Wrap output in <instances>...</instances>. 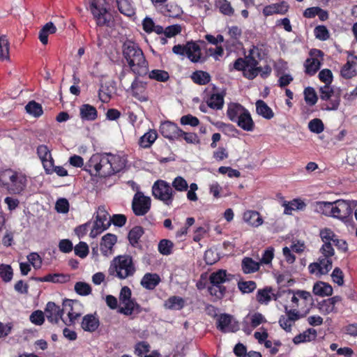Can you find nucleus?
<instances>
[{
    "instance_id": "nucleus-56",
    "label": "nucleus",
    "mask_w": 357,
    "mask_h": 357,
    "mask_svg": "<svg viewBox=\"0 0 357 357\" xmlns=\"http://www.w3.org/2000/svg\"><path fill=\"white\" fill-rule=\"evenodd\" d=\"M319 236L323 243H333L337 237L335 233L328 228H324L320 230Z\"/></svg>"
},
{
    "instance_id": "nucleus-33",
    "label": "nucleus",
    "mask_w": 357,
    "mask_h": 357,
    "mask_svg": "<svg viewBox=\"0 0 357 357\" xmlns=\"http://www.w3.org/2000/svg\"><path fill=\"white\" fill-rule=\"evenodd\" d=\"M317 331L314 328H308L303 333H300L298 335H296L293 342L294 344H298L303 342H307L314 340L317 337Z\"/></svg>"
},
{
    "instance_id": "nucleus-51",
    "label": "nucleus",
    "mask_w": 357,
    "mask_h": 357,
    "mask_svg": "<svg viewBox=\"0 0 357 357\" xmlns=\"http://www.w3.org/2000/svg\"><path fill=\"white\" fill-rule=\"evenodd\" d=\"M13 271L10 265L1 264L0 265V277L5 282H10L12 280Z\"/></svg>"
},
{
    "instance_id": "nucleus-60",
    "label": "nucleus",
    "mask_w": 357,
    "mask_h": 357,
    "mask_svg": "<svg viewBox=\"0 0 357 357\" xmlns=\"http://www.w3.org/2000/svg\"><path fill=\"white\" fill-rule=\"evenodd\" d=\"M314 35L320 40H326L330 37L327 28L324 25H319L314 28Z\"/></svg>"
},
{
    "instance_id": "nucleus-40",
    "label": "nucleus",
    "mask_w": 357,
    "mask_h": 357,
    "mask_svg": "<svg viewBox=\"0 0 357 357\" xmlns=\"http://www.w3.org/2000/svg\"><path fill=\"white\" fill-rule=\"evenodd\" d=\"M256 110L259 115L266 119H271L274 116L271 108L262 100H259L256 102Z\"/></svg>"
},
{
    "instance_id": "nucleus-49",
    "label": "nucleus",
    "mask_w": 357,
    "mask_h": 357,
    "mask_svg": "<svg viewBox=\"0 0 357 357\" xmlns=\"http://www.w3.org/2000/svg\"><path fill=\"white\" fill-rule=\"evenodd\" d=\"M174 243L167 239H162L159 242L158 251L163 255H169L172 252Z\"/></svg>"
},
{
    "instance_id": "nucleus-54",
    "label": "nucleus",
    "mask_w": 357,
    "mask_h": 357,
    "mask_svg": "<svg viewBox=\"0 0 357 357\" xmlns=\"http://www.w3.org/2000/svg\"><path fill=\"white\" fill-rule=\"evenodd\" d=\"M183 138V139L188 144H199L200 139L198 135L195 132H186L181 130V133L179 134V139Z\"/></svg>"
},
{
    "instance_id": "nucleus-61",
    "label": "nucleus",
    "mask_w": 357,
    "mask_h": 357,
    "mask_svg": "<svg viewBox=\"0 0 357 357\" xmlns=\"http://www.w3.org/2000/svg\"><path fill=\"white\" fill-rule=\"evenodd\" d=\"M75 255L80 258H85L89 254V246L85 242L80 241L74 248Z\"/></svg>"
},
{
    "instance_id": "nucleus-55",
    "label": "nucleus",
    "mask_w": 357,
    "mask_h": 357,
    "mask_svg": "<svg viewBox=\"0 0 357 357\" xmlns=\"http://www.w3.org/2000/svg\"><path fill=\"white\" fill-rule=\"evenodd\" d=\"M305 100L309 105H314L317 102V96L314 89L312 87H307L304 91Z\"/></svg>"
},
{
    "instance_id": "nucleus-5",
    "label": "nucleus",
    "mask_w": 357,
    "mask_h": 357,
    "mask_svg": "<svg viewBox=\"0 0 357 357\" xmlns=\"http://www.w3.org/2000/svg\"><path fill=\"white\" fill-rule=\"evenodd\" d=\"M291 321L305 317L313 303L311 294L305 290H291Z\"/></svg>"
},
{
    "instance_id": "nucleus-6",
    "label": "nucleus",
    "mask_w": 357,
    "mask_h": 357,
    "mask_svg": "<svg viewBox=\"0 0 357 357\" xmlns=\"http://www.w3.org/2000/svg\"><path fill=\"white\" fill-rule=\"evenodd\" d=\"M172 52L177 55H185L192 63H204L207 60L206 56H202L199 45L194 41L188 42L185 45H176Z\"/></svg>"
},
{
    "instance_id": "nucleus-25",
    "label": "nucleus",
    "mask_w": 357,
    "mask_h": 357,
    "mask_svg": "<svg viewBox=\"0 0 357 357\" xmlns=\"http://www.w3.org/2000/svg\"><path fill=\"white\" fill-rule=\"evenodd\" d=\"M243 219L248 225L258 227L264 222V220L260 213L257 211L247 210L243 213Z\"/></svg>"
},
{
    "instance_id": "nucleus-17",
    "label": "nucleus",
    "mask_w": 357,
    "mask_h": 357,
    "mask_svg": "<svg viewBox=\"0 0 357 357\" xmlns=\"http://www.w3.org/2000/svg\"><path fill=\"white\" fill-rule=\"evenodd\" d=\"M139 76L135 77L130 86L132 96L140 102H146L149 97L146 93L147 83L139 79Z\"/></svg>"
},
{
    "instance_id": "nucleus-13",
    "label": "nucleus",
    "mask_w": 357,
    "mask_h": 357,
    "mask_svg": "<svg viewBox=\"0 0 357 357\" xmlns=\"http://www.w3.org/2000/svg\"><path fill=\"white\" fill-rule=\"evenodd\" d=\"M264 55L265 54L262 48L257 46H252L250 50L248 55L246 56L247 59H248L250 62V66L251 69L250 71V78H254L257 75L258 73L261 71V68L257 67V65L259 64V61L264 58Z\"/></svg>"
},
{
    "instance_id": "nucleus-52",
    "label": "nucleus",
    "mask_w": 357,
    "mask_h": 357,
    "mask_svg": "<svg viewBox=\"0 0 357 357\" xmlns=\"http://www.w3.org/2000/svg\"><path fill=\"white\" fill-rule=\"evenodd\" d=\"M91 290V286L84 282H77L75 284V291L80 296H88Z\"/></svg>"
},
{
    "instance_id": "nucleus-8",
    "label": "nucleus",
    "mask_w": 357,
    "mask_h": 357,
    "mask_svg": "<svg viewBox=\"0 0 357 357\" xmlns=\"http://www.w3.org/2000/svg\"><path fill=\"white\" fill-rule=\"evenodd\" d=\"M153 196L162 201L167 206H170L174 200L175 192L169 183L164 180H157L152 186Z\"/></svg>"
},
{
    "instance_id": "nucleus-26",
    "label": "nucleus",
    "mask_w": 357,
    "mask_h": 357,
    "mask_svg": "<svg viewBox=\"0 0 357 357\" xmlns=\"http://www.w3.org/2000/svg\"><path fill=\"white\" fill-rule=\"evenodd\" d=\"M79 116L82 121H93L98 118V111L93 105L83 104L79 107Z\"/></svg>"
},
{
    "instance_id": "nucleus-31",
    "label": "nucleus",
    "mask_w": 357,
    "mask_h": 357,
    "mask_svg": "<svg viewBox=\"0 0 357 357\" xmlns=\"http://www.w3.org/2000/svg\"><path fill=\"white\" fill-rule=\"evenodd\" d=\"M158 137V133L155 130L150 129L144 133L139 140V146L144 149L150 148Z\"/></svg>"
},
{
    "instance_id": "nucleus-35",
    "label": "nucleus",
    "mask_w": 357,
    "mask_h": 357,
    "mask_svg": "<svg viewBox=\"0 0 357 357\" xmlns=\"http://www.w3.org/2000/svg\"><path fill=\"white\" fill-rule=\"evenodd\" d=\"M192 82L198 85H206L211 80L210 74L204 70H195L190 76Z\"/></svg>"
},
{
    "instance_id": "nucleus-59",
    "label": "nucleus",
    "mask_w": 357,
    "mask_h": 357,
    "mask_svg": "<svg viewBox=\"0 0 357 357\" xmlns=\"http://www.w3.org/2000/svg\"><path fill=\"white\" fill-rule=\"evenodd\" d=\"M172 187L177 191L184 192L188 190V184L183 177L177 176L172 182Z\"/></svg>"
},
{
    "instance_id": "nucleus-47",
    "label": "nucleus",
    "mask_w": 357,
    "mask_h": 357,
    "mask_svg": "<svg viewBox=\"0 0 357 357\" xmlns=\"http://www.w3.org/2000/svg\"><path fill=\"white\" fill-rule=\"evenodd\" d=\"M215 5L219 8L220 12L223 15L227 16H231L234 15V10L229 1L218 0Z\"/></svg>"
},
{
    "instance_id": "nucleus-28",
    "label": "nucleus",
    "mask_w": 357,
    "mask_h": 357,
    "mask_svg": "<svg viewBox=\"0 0 357 357\" xmlns=\"http://www.w3.org/2000/svg\"><path fill=\"white\" fill-rule=\"evenodd\" d=\"M225 92L213 93L210 95L206 100L207 105L213 109L220 110L224 106V98Z\"/></svg>"
},
{
    "instance_id": "nucleus-62",
    "label": "nucleus",
    "mask_w": 357,
    "mask_h": 357,
    "mask_svg": "<svg viewBox=\"0 0 357 357\" xmlns=\"http://www.w3.org/2000/svg\"><path fill=\"white\" fill-rule=\"evenodd\" d=\"M279 324L286 331H290V310H288L287 306H285V315L281 316Z\"/></svg>"
},
{
    "instance_id": "nucleus-46",
    "label": "nucleus",
    "mask_w": 357,
    "mask_h": 357,
    "mask_svg": "<svg viewBox=\"0 0 357 357\" xmlns=\"http://www.w3.org/2000/svg\"><path fill=\"white\" fill-rule=\"evenodd\" d=\"M149 77L160 82H165L169 80V75L164 70L154 69L149 73Z\"/></svg>"
},
{
    "instance_id": "nucleus-42",
    "label": "nucleus",
    "mask_w": 357,
    "mask_h": 357,
    "mask_svg": "<svg viewBox=\"0 0 357 357\" xmlns=\"http://www.w3.org/2000/svg\"><path fill=\"white\" fill-rule=\"evenodd\" d=\"M333 204V202H316L314 204V211L326 216L331 217Z\"/></svg>"
},
{
    "instance_id": "nucleus-15",
    "label": "nucleus",
    "mask_w": 357,
    "mask_h": 357,
    "mask_svg": "<svg viewBox=\"0 0 357 357\" xmlns=\"http://www.w3.org/2000/svg\"><path fill=\"white\" fill-rule=\"evenodd\" d=\"M352 213L350 202L338 199L333 202L331 217L346 220Z\"/></svg>"
},
{
    "instance_id": "nucleus-21",
    "label": "nucleus",
    "mask_w": 357,
    "mask_h": 357,
    "mask_svg": "<svg viewBox=\"0 0 357 357\" xmlns=\"http://www.w3.org/2000/svg\"><path fill=\"white\" fill-rule=\"evenodd\" d=\"M100 326V320L96 312L94 314H87L82 318L81 328L86 332L93 333Z\"/></svg>"
},
{
    "instance_id": "nucleus-16",
    "label": "nucleus",
    "mask_w": 357,
    "mask_h": 357,
    "mask_svg": "<svg viewBox=\"0 0 357 357\" xmlns=\"http://www.w3.org/2000/svg\"><path fill=\"white\" fill-rule=\"evenodd\" d=\"M332 266V258L321 256L319 257L318 261L310 264L308 268L310 273L321 275L327 274L331 270Z\"/></svg>"
},
{
    "instance_id": "nucleus-22",
    "label": "nucleus",
    "mask_w": 357,
    "mask_h": 357,
    "mask_svg": "<svg viewBox=\"0 0 357 357\" xmlns=\"http://www.w3.org/2000/svg\"><path fill=\"white\" fill-rule=\"evenodd\" d=\"M121 304L123 305V307H119L118 312L126 316H131L134 314H138L142 312V307L135 298L121 303Z\"/></svg>"
},
{
    "instance_id": "nucleus-19",
    "label": "nucleus",
    "mask_w": 357,
    "mask_h": 357,
    "mask_svg": "<svg viewBox=\"0 0 357 357\" xmlns=\"http://www.w3.org/2000/svg\"><path fill=\"white\" fill-rule=\"evenodd\" d=\"M160 132L165 138L169 140L179 139V134L181 133V129L177 124L167 121L161 123Z\"/></svg>"
},
{
    "instance_id": "nucleus-20",
    "label": "nucleus",
    "mask_w": 357,
    "mask_h": 357,
    "mask_svg": "<svg viewBox=\"0 0 357 357\" xmlns=\"http://www.w3.org/2000/svg\"><path fill=\"white\" fill-rule=\"evenodd\" d=\"M117 241L115 234L108 233L104 235L100 243V250L103 256L108 257L113 253V247Z\"/></svg>"
},
{
    "instance_id": "nucleus-57",
    "label": "nucleus",
    "mask_w": 357,
    "mask_h": 357,
    "mask_svg": "<svg viewBox=\"0 0 357 357\" xmlns=\"http://www.w3.org/2000/svg\"><path fill=\"white\" fill-rule=\"evenodd\" d=\"M45 315L41 310L33 312L29 317L31 322L37 326H41L45 321Z\"/></svg>"
},
{
    "instance_id": "nucleus-23",
    "label": "nucleus",
    "mask_w": 357,
    "mask_h": 357,
    "mask_svg": "<svg viewBox=\"0 0 357 357\" xmlns=\"http://www.w3.org/2000/svg\"><path fill=\"white\" fill-rule=\"evenodd\" d=\"M161 282L160 277L157 273H146L142 277L140 284L148 290H153Z\"/></svg>"
},
{
    "instance_id": "nucleus-9",
    "label": "nucleus",
    "mask_w": 357,
    "mask_h": 357,
    "mask_svg": "<svg viewBox=\"0 0 357 357\" xmlns=\"http://www.w3.org/2000/svg\"><path fill=\"white\" fill-rule=\"evenodd\" d=\"M89 1V9L96 20V24L99 26H109L111 18L107 9L103 5H100L98 0Z\"/></svg>"
},
{
    "instance_id": "nucleus-4",
    "label": "nucleus",
    "mask_w": 357,
    "mask_h": 357,
    "mask_svg": "<svg viewBox=\"0 0 357 357\" xmlns=\"http://www.w3.org/2000/svg\"><path fill=\"white\" fill-rule=\"evenodd\" d=\"M109 274L119 280H125L134 275L136 268L132 257L129 255L116 256L110 262Z\"/></svg>"
},
{
    "instance_id": "nucleus-32",
    "label": "nucleus",
    "mask_w": 357,
    "mask_h": 357,
    "mask_svg": "<svg viewBox=\"0 0 357 357\" xmlns=\"http://www.w3.org/2000/svg\"><path fill=\"white\" fill-rule=\"evenodd\" d=\"M119 12L128 17L135 15V8L132 0H119L116 2Z\"/></svg>"
},
{
    "instance_id": "nucleus-44",
    "label": "nucleus",
    "mask_w": 357,
    "mask_h": 357,
    "mask_svg": "<svg viewBox=\"0 0 357 357\" xmlns=\"http://www.w3.org/2000/svg\"><path fill=\"white\" fill-rule=\"evenodd\" d=\"M10 43L7 36L2 35L0 36V60H9Z\"/></svg>"
},
{
    "instance_id": "nucleus-36",
    "label": "nucleus",
    "mask_w": 357,
    "mask_h": 357,
    "mask_svg": "<svg viewBox=\"0 0 357 357\" xmlns=\"http://www.w3.org/2000/svg\"><path fill=\"white\" fill-rule=\"evenodd\" d=\"M356 66L357 63L355 61L348 59L341 69V75L345 79L355 77L357 75Z\"/></svg>"
},
{
    "instance_id": "nucleus-14",
    "label": "nucleus",
    "mask_w": 357,
    "mask_h": 357,
    "mask_svg": "<svg viewBox=\"0 0 357 357\" xmlns=\"http://www.w3.org/2000/svg\"><path fill=\"white\" fill-rule=\"evenodd\" d=\"M217 328L222 333H235L239 330L238 324L234 321L233 317L229 314H221L217 319Z\"/></svg>"
},
{
    "instance_id": "nucleus-43",
    "label": "nucleus",
    "mask_w": 357,
    "mask_h": 357,
    "mask_svg": "<svg viewBox=\"0 0 357 357\" xmlns=\"http://www.w3.org/2000/svg\"><path fill=\"white\" fill-rule=\"evenodd\" d=\"M25 109L29 114L33 116L35 118H38L43 114L42 105L35 100L29 102L25 106Z\"/></svg>"
},
{
    "instance_id": "nucleus-37",
    "label": "nucleus",
    "mask_w": 357,
    "mask_h": 357,
    "mask_svg": "<svg viewBox=\"0 0 357 357\" xmlns=\"http://www.w3.org/2000/svg\"><path fill=\"white\" fill-rule=\"evenodd\" d=\"M313 293L320 296H331L333 294V288L328 283L317 282L313 286Z\"/></svg>"
},
{
    "instance_id": "nucleus-10",
    "label": "nucleus",
    "mask_w": 357,
    "mask_h": 357,
    "mask_svg": "<svg viewBox=\"0 0 357 357\" xmlns=\"http://www.w3.org/2000/svg\"><path fill=\"white\" fill-rule=\"evenodd\" d=\"M111 225V218L103 206H99L96 215L93 229L90 236L93 238L106 230Z\"/></svg>"
},
{
    "instance_id": "nucleus-41",
    "label": "nucleus",
    "mask_w": 357,
    "mask_h": 357,
    "mask_svg": "<svg viewBox=\"0 0 357 357\" xmlns=\"http://www.w3.org/2000/svg\"><path fill=\"white\" fill-rule=\"evenodd\" d=\"M144 234V228L141 226H135L132 228L128 235V241L132 247H136L139 243V241Z\"/></svg>"
},
{
    "instance_id": "nucleus-12",
    "label": "nucleus",
    "mask_w": 357,
    "mask_h": 357,
    "mask_svg": "<svg viewBox=\"0 0 357 357\" xmlns=\"http://www.w3.org/2000/svg\"><path fill=\"white\" fill-rule=\"evenodd\" d=\"M324 52L317 49L310 51V58L305 62V73L309 75H314L320 68L324 59Z\"/></svg>"
},
{
    "instance_id": "nucleus-48",
    "label": "nucleus",
    "mask_w": 357,
    "mask_h": 357,
    "mask_svg": "<svg viewBox=\"0 0 357 357\" xmlns=\"http://www.w3.org/2000/svg\"><path fill=\"white\" fill-rule=\"evenodd\" d=\"M271 289L267 287L259 289L256 295L257 302L260 304L267 305L271 301Z\"/></svg>"
},
{
    "instance_id": "nucleus-34",
    "label": "nucleus",
    "mask_w": 357,
    "mask_h": 357,
    "mask_svg": "<svg viewBox=\"0 0 357 357\" xmlns=\"http://www.w3.org/2000/svg\"><path fill=\"white\" fill-rule=\"evenodd\" d=\"M260 268L259 262H257L251 257H244L241 262V268L244 273L250 274L259 271Z\"/></svg>"
},
{
    "instance_id": "nucleus-7",
    "label": "nucleus",
    "mask_w": 357,
    "mask_h": 357,
    "mask_svg": "<svg viewBox=\"0 0 357 357\" xmlns=\"http://www.w3.org/2000/svg\"><path fill=\"white\" fill-rule=\"evenodd\" d=\"M227 280V271L220 269L212 273L209 276L211 286L208 287L209 294L218 299H222L227 291L226 287L222 285Z\"/></svg>"
},
{
    "instance_id": "nucleus-45",
    "label": "nucleus",
    "mask_w": 357,
    "mask_h": 357,
    "mask_svg": "<svg viewBox=\"0 0 357 357\" xmlns=\"http://www.w3.org/2000/svg\"><path fill=\"white\" fill-rule=\"evenodd\" d=\"M74 303L72 300H67L65 303V305H68L70 307V311L68 312V319L66 321H64L63 319V322L68 326H70L72 325H74L75 324V321L77 320L79 317L81 316V313L76 312L73 310L72 304Z\"/></svg>"
},
{
    "instance_id": "nucleus-53",
    "label": "nucleus",
    "mask_w": 357,
    "mask_h": 357,
    "mask_svg": "<svg viewBox=\"0 0 357 357\" xmlns=\"http://www.w3.org/2000/svg\"><path fill=\"white\" fill-rule=\"evenodd\" d=\"M308 128L311 132L319 134L324 131V125L321 119L316 118L308 123Z\"/></svg>"
},
{
    "instance_id": "nucleus-27",
    "label": "nucleus",
    "mask_w": 357,
    "mask_h": 357,
    "mask_svg": "<svg viewBox=\"0 0 357 357\" xmlns=\"http://www.w3.org/2000/svg\"><path fill=\"white\" fill-rule=\"evenodd\" d=\"M247 110L239 103L230 102L227 107V116L231 121L235 123Z\"/></svg>"
},
{
    "instance_id": "nucleus-29",
    "label": "nucleus",
    "mask_w": 357,
    "mask_h": 357,
    "mask_svg": "<svg viewBox=\"0 0 357 357\" xmlns=\"http://www.w3.org/2000/svg\"><path fill=\"white\" fill-rule=\"evenodd\" d=\"M37 282H47L52 283H66L70 280V276L63 273H50L44 277L35 278Z\"/></svg>"
},
{
    "instance_id": "nucleus-58",
    "label": "nucleus",
    "mask_w": 357,
    "mask_h": 357,
    "mask_svg": "<svg viewBox=\"0 0 357 357\" xmlns=\"http://www.w3.org/2000/svg\"><path fill=\"white\" fill-rule=\"evenodd\" d=\"M238 289L243 294H249L252 292L257 288V284L254 281L239 282L238 283Z\"/></svg>"
},
{
    "instance_id": "nucleus-39",
    "label": "nucleus",
    "mask_w": 357,
    "mask_h": 357,
    "mask_svg": "<svg viewBox=\"0 0 357 357\" xmlns=\"http://www.w3.org/2000/svg\"><path fill=\"white\" fill-rule=\"evenodd\" d=\"M164 305L169 310H180L185 306V300L181 297L172 296L165 302Z\"/></svg>"
},
{
    "instance_id": "nucleus-3",
    "label": "nucleus",
    "mask_w": 357,
    "mask_h": 357,
    "mask_svg": "<svg viewBox=\"0 0 357 357\" xmlns=\"http://www.w3.org/2000/svg\"><path fill=\"white\" fill-rule=\"evenodd\" d=\"M27 178L25 174L13 169H6L0 172V186L11 195H20L25 190Z\"/></svg>"
},
{
    "instance_id": "nucleus-24",
    "label": "nucleus",
    "mask_w": 357,
    "mask_h": 357,
    "mask_svg": "<svg viewBox=\"0 0 357 357\" xmlns=\"http://www.w3.org/2000/svg\"><path fill=\"white\" fill-rule=\"evenodd\" d=\"M288 9V3L285 1H281L266 6L263 8V14L265 16H270L274 14H284Z\"/></svg>"
},
{
    "instance_id": "nucleus-1",
    "label": "nucleus",
    "mask_w": 357,
    "mask_h": 357,
    "mask_svg": "<svg viewBox=\"0 0 357 357\" xmlns=\"http://www.w3.org/2000/svg\"><path fill=\"white\" fill-rule=\"evenodd\" d=\"M75 167H82L91 176L108 177L120 172L126 167V160L116 154L108 153L93 154L84 165V159L78 155L70 156L68 160Z\"/></svg>"
},
{
    "instance_id": "nucleus-50",
    "label": "nucleus",
    "mask_w": 357,
    "mask_h": 357,
    "mask_svg": "<svg viewBox=\"0 0 357 357\" xmlns=\"http://www.w3.org/2000/svg\"><path fill=\"white\" fill-rule=\"evenodd\" d=\"M320 98L323 100H328L332 97L335 96L337 93V90L332 89L329 85H324L320 87Z\"/></svg>"
},
{
    "instance_id": "nucleus-64",
    "label": "nucleus",
    "mask_w": 357,
    "mask_h": 357,
    "mask_svg": "<svg viewBox=\"0 0 357 357\" xmlns=\"http://www.w3.org/2000/svg\"><path fill=\"white\" fill-rule=\"evenodd\" d=\"M182 31L181 26L179 24H173L168 26L165 29V36L166 38H172L179 34Z\"/></svg>"
},
{
    "instance_id": "nucleus-30",
    "label": "nucleus",
    "mask_w": 357,
    "mask_h": 357,
    "mask_svg": "<svg viewBox=\"0 0 357 357\" xmlns=\"http://www.w3.org/2000/svg\"><path fill=\"white\" fill-rule=\"evenodd\" d=\"M237 126L245 131H252L255 128V123L248 110L243 114L235 122Z\"/></svg>"
},
{
    "instance_id": "nucleus-2",
    "label": "nucleus",
    "mask_w": 357,
    "mask_h": 357,
    "mask_svg": "<svg viewBox=\"0 0 357 357\" xmlns=\"http://www.w3.org/2000/svg\"><path fill=\"white\" fill-rule=\"evenodd\" d=\"M122 54L130 71L137 76L149 73V63L139 45L132 40H126L122 45Z\"/></svg>"
},
{
    "instance_id": "nucleus-38",
    "label": "nucleus",
    "mask_w": 357,
    "mask_h": 357,
    "mask_svg": "<svg viewBox=\"0 0 357 357\" xmlns=\"http://www.w3.org/2000/svg\"><path fill=\"white\" fill-rule=\"evenodd\" d=\"M56 27L52 22L46 23L39 31V39L43 45H46L48 43L49 34H53L56 33Z\"/></svg>"
},
{
    "instance_id": "nucleus-18",
    "label": "nucleus",
    "mask_w": 357,
    "mask_h": 357,
    "mask_svg": "<svg viewBox=\"0 0 357 357\" xmlns=\"http://www.w3.org/2000/svg\"><path fill=\"white\" fill-rule=\"evenodd\" d=\"M44 313L48 321L52 324H57L60 319L63 321V310L54 302L50 301L47 303Z\"/></svg>"
},
{
    "instance_id": "nucleus-63",
    "label": "nucleus",
    "mask_w": 357,
    "mask_h": 357,
    "mask_svg": "<svg viewBox=\"0 0 357 357\" xmlns=\"http://www.w3.org/2000/svg\"><path fill=\"white\" fill-rule=\"evenodd\" d=\"M150 345L148 342L142 341L136 344L135 347V354L138 356H142L144 354L149 351Z\"/></svg>"
},
{
    "instance_id": "nucleus-11",
    "label": "nucleus",
    "mask_w": 357,
    "mask_h": 357,
    "mask_svg": "<svg viewBox=\"0 0 357 357\" xmlns=\"http://www.w3.org/2000/svg\"><path fill=\"white\" fill-rule=\"evenodd\" d=\"M151 201L149 197L144 196L143 192H137L134 195L132 208L137 216L146 215L151 208Z\"/></svg>"
}]
</instances>
